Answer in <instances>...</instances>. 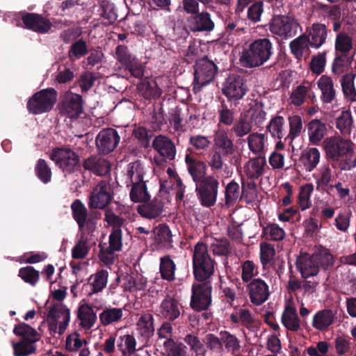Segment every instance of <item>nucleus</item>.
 <instances>
[{"label": "nucleus", "instance_id": "e2e57ef3", "mask_svg": "<svg viewBox=\"0 0 356 356\" xmlns=\"http://www.w3.org/2000/svg\"><path fill=\"white\" fill-rule=\"evenodd\" d=\"M185 342L191 347V349L195 353V356H204L206 350L204 345L195 336L188 334L184 339Z\"/></svg>", "mask_w": 356, "mask_h": 356}, {"label": "nucleus", "instance_id": "72a5a7b5", "mask_svg": "<svg viewBox=\"0 0 356 356\" xmlns=\"http://www.w3.org/2000/svg\"><path fill=\"white\" fill-rule=\"evenodd\" d=\"M309 42L311 47L319 48L325 41L327 37V29L325 25L314 24L309 31Z\"/></svg>", "mask_w": 356, "mask_h": 356}, {"label": "nucleus", "instance_id": "338daca9", "mask_svg": "<svg viewBox=\"0 0 356 356\" xmlns=\"http://www.w3.org/2000/svg\"><path fill=\"white\" fill-rule=\"evenodd\" d=\"M90 250L88 243L86 240L80 239L72 250V256L74 259L85 258Z\"/></svg>", "mask_w": 356, "mask_h": 356}, {"label": "nucleus", "instance_id": "bf43d9fd", "mask_svg": "<svg viewBox=\"0 0 356 356\" xmlns=\"http://www.w3.org/2000/svg\"><path fill=\"white\" fill-rule=\"evenodd\" d=\"M74 218L77 222L79 226L82 227L85 223L87 211L84 205L79 201L76 200L72 204Z\"/></svg>", "mask_w": 356, "mask_h": 356}, {"label": "nucleus", "instance_id": "5701e85b", "mask_svg": "<svg viewBox=\"0 0 356 356\" xmlns=\"http://www.w3.org/2000/svg\"><path fill=\"white\" fill-rule=\"evenodd\" d=\"M122 245V231L119 228H115L109 236L108 252L106 254L103 250L101 251L100 257L102 260L106 264L112 263V253L115 251L120 250Z\"/></svg>", "mask_w": 356, "mask_h": 356}, {"label": "nucleus", "instance_id": "f704fd0d", "mask_svg": "<svg viewBox=\"0 0 356 356\" xmlns=\"http://www.w3.org/2000/svg\"><path fill=\"white\" fill-rule=\"evenodd\" d=\"M282 324L289 330L296 331L300 327V321L296 308L291 304L287 305L282 316Z\"/></svg>", "mask_w": 356, "mask_h": 356}, {"label": "nucleus", "instance_id": "4be33fe9", "mask_svg": "<svg viewBox=\"0 0 356 356\" xmlns=\"http://www.w3.org/2000/svg\"><path fill=\"white\" fill-rule=\"evenodd\" d=\"M317 86L321 90V98L324 103H331L334 99L336 91L331 77L321 76L317 81Z\"/></svg>", "mask_w": 356, "mask_h": 356}, {"label": "nucleus", "instance_id": "0e129e2a", "mask_svg": "<svg viewBox=\"0 0 356 356\" xmlns=\"http://www.w3.org/2000/svg\"><path fill=\"white\" fill-rule=\"evenodd\" d=\"M258 274L256 265L251 261H245L241 266V279L248 282Z\"/></svg>", "mask_w": 356, "mask_h": 356}, {"label": "nucleus", "instance_id": "9d476101", "mask_svg": "<svg viewBox=\"0 0 356 356\" xmlns=\"http://www.w3.org/2000/svg\"><path fill=\"white\" fill-rule=\"evenodd\" d=\"M113 197L111 186L105 182H99L92 190L89 205L94 209H104L111 201Z\"/></svg>", "mask_w": 356, "mask_h": 356}, {"label": "nucleus", "instance_id": "cd10ccee", "mask_svg": "<svg viewBox=\"0 0 356 356\" xmlns=\"http://www.w3.org/2000/svg\"><path fill=\"white\" fill-rule=\"evenodd\" d=\"M124 309L119 307H106L99 315L100 323L104 326L122 321Z\"/></svg>", "mask_w": 356, "mask_h": 356}, {"label": "nucleus", "instance_id": "412c9836", "mask_svg": "<svg viewBox=\"0 0 356 356\" xmlns=\"http://www.w3.org/2000/svg\"><path fill=\"white\" fill-rule=\"evenodd\" d=\"M22 20L25 27L40 33H45L51 27V24L48 20L33 13L25 15L22 17Z\"/></svg>", "mask_w": 356, "mask_h": 356}, {"label": "nucleus", "instance_id": "1a4fd4ad", "mask_svg": "<svg viewBox=\"0 0 356 356\" xmlns=\"http://www.w3.org/2000/svg\"><path fill=\"white\" fill-rule=\"evenodd\" d=\"M298 28V24L293 19L286 16H275L270 24V32L283 38L295 35Z\"/></svg>", "mask_w": 356, "mask_h": 356}, {"label": "nucleus", "instance_id": "603ef678", "mask_svg": "<svg viewBox=\"0 0 356 356\" xmlns=\"http://www.w3.org/2000/svg\"><path fill=\"white\" fill-rule=\"evenodd\" d=\"M139 213L148 219L158 217L162 212V207L160 202H152L149 204L141 206L138 208Z\"/></svg>", "mask_w": 356, "mask_h": 356}, {"label": "nucleus", "instance_id": "473e14b6", "mask_svg": "<svg viewBox=\"0 0 356 356\" xmlns=\"http://www.w3.org/2000/svg\"><path fill=\"white\" fill-rule=\"evenodd\" d=\"M84 168L99 176L106 175L109 172L108 163L103 159L96 157H90L85 161Z\"/></svg>", "mask_w": 356, "mask_h": 356}, {"label": "nucleus", "instance_id": "6ab92c4d", "mask_svg": "<svg viewBox=\"0 0 356 356\" xmlns=\"http://www.w3.org/2000/svg\"><path fill=\"white\" fill-rule=\"evenodd\" d=\"M188 25L192 31H211L214 28V23L207 12L191 17L188 19Z\"/></svg>", "mask_w": 356, "mask_h": 356}, {"label": "nucleus", "instance_id": "f3484780", "mask_svg": "<svg viewBox=\"0 0 356 356\" xmlns=\"http://www.w3.org/2000/svg\"><path fill=\"white\" fill-rule=\"evenodd\" d=\"M309 141L312 145H318L327 134L326 124L320 120L314 119L307 124Z\"/></svg>", "mask_w": 356, "mask_h": 356}, {"label": "nucleus", "instance_id": "4468645a", "mask_svg": "<svg viewBox=\"0 0 356 356\" xmlns=\"http://www.w3.org/2000/svg\"><path fill=\"white\" fill-rule=\"evenodd\" d=\"M250 301L256 305H260L267 300L269 296L268 284L261 279H254L248 286Z\"/></svg>", "mask_w": 356, "mask_h": 356}, {"label": "nucleus", "instance_id": "052dcab7", "mask_svg": "<svg viewBox=\"0 0 356 356\" xmlns=\"http://www.w3.org/2000/svg\"><path fill=\"white\" fill-rule=\"evenodd\" d=\"M35 172L38 177L44 184L51 180V171L43 159H40L35 166Z\"/></svg>", "mask_w": 356, "mask_h": 356}, {"label": "nucleus", "instance_id": "2eb2a0df", "mask_svg": "<svg viewBox=\"0 0 356 356\" xmlns=\"http://www.w3.org/2000/svg\"><path fill=\"white\" fill-rule=\"evenodd\" d=\"M296 265L302 277L315 276L319 271L318 258L308 254H302L298 257Z\"/></svg>", "mask_w": 356, "mask_h": 356}, {"label": "nucleus", "instance_id": "774afa93", "mask_svg": "<svg viewBox=\"0 0 356 356\" xmlns=\"http://www.w3.org/2000/svg\"><path fill=\"white\" fill-rule=\"evenodd\" d=\"M122 286L125 291L133 292L138 290H143L145 284L138 282L136 279L131 275H127L122 279Z\"/></svg>", "mask_w": 356, "mask_h": 356}, {"label": "nucleus", "instance_id": "c85d7f7f", "mask_svg": "<svg viewBox=\"0 0 356 356\" xmlns=\"http://www.w3.org/2000/svg\"><path fill=\"white\" fill-rule=\"evenodd\" d=\"M185 161L188 172L195 182L202 180L206 174V165L203 161L197 160L190 155H186Z\"/></svg>", "mask_w": 356, "mask_h": 356}, {"label": "nucleus", "instance_id": "79ce46f5", "mask_svg": "<svg viewBox=\"0 0 356 356\" xmlns=\"http://www.w3.org/2000/svg\"><path fill=\"white\" fill-rule=\"evenodd\" d=\"M136 339L131 334L120 337L118 341V348L123 356H131L136 350Z\"/></svg>", "mask_w": 356, "mask_h": 356}, {"label": "nucleus", "instance_id": "20e7f679", "mask_svg": "<svg viewBox=\"0 0 356 356\" xmlns=\"http://www.w3.org/2000/svg\"><path fill=\"white\" fill-rule=\"evenodd\" d=\"M46 321L51 333L61 335L70 321V309L60 302L56 303L49 308Z\"/></svg>", "mask_w": 356, "mask_h": 356}, {"label": "nucleus", "instance_id": "58836bf2", "mask_svg": "<svg viewBox=\"0 0 356 356\" xmlns=\"http://www.w3.org/2000/svg\"><path fill=\"white\" fill-rule=\"evenodd\" d=\"M163 347L168 356H190L187 347L174 339L165 340Z\"/></svg>", "mask_w": 356, "mask_h": 356}, {"label": "nucleus", "instance_id": "c9c22d12", "mask_svg": "<svg viewBox=\"0 0 356 356\" xmlns=\"http://www.w3.org/2000/svg\"><path fill=\"white\" fill-rule=\"evenodd\" d=\"M78 318L81 321L82 327L88 330L94 325L97 319L92 308L87 304H82L79 306Z\"/></svg>", "mask_w": 356, "mask_h": 356}, {"label": "nucleus", "instance_id": "4d7b16f0", "mask_svg": "<svg viewBox=\"0 0 356 356\" xmlns=\"http://www.w3.org/2000/svg\"><path fill=\"white\" fill-rule=\"evenodd\" d=\"M155 241L159 243L169 244L172 241V234L169 227L165 225H159L154 229Z\"/></svg>", "mask_w": 356, "mask_h": 356}, {"label": "nucleus", "instance_id": "4c0bfd02", "mask_svg": "<svg viewBox=\"0 0 356 356\" xmlns=\"http://www.w3.org/2000/svg\"><path fill=\"white\" fill-rule=\"evenodd\" d=\"M243 115L251 122H254L256 124L263 122L266 118L262 104L255 101L251 102L249 109Z\"/></svg>", "mask_w": 356, "mask_h": 356}, {"label": "nucleus", "instance_id": "39448f33", "mask_svg": "<svg viewBox=\"0 0 356 356\" xmlns=\"http://www.w3.org/2000/svg\"><path fill=\"white\" fill-rule=\"evenodd\" d=\"M56 100L57 92L54 88L41 90L30 98L27 108L33 114H41L51 111Z\"/></svg>", "mask_w": 356, "mask_h": 356}, {"label": "nucleus", "instance_id": "a19ab883", "mask_svg": "<svg viewBox=\"0 0 356 356\" xmlns=\"http://www.w3.org/2000/svg\"><path fill=\"white\" fill-rule=\"evenodd\" d=\"M285 121L282 116H275L273 118L268 125L267 131L270 134L271 136L281 139L285 134Z\"/></svg>", "mask_w": 356, "mask_h": 356}, {"label": "nucleus", "instance_id": "aec40b11", "mask_svg": "<svg viewBox=\"0 0 356 356\" xmlns=\"http://www.w3.org/2000/svg\"><path fill=\"white\" fill-rule=\"evenodd\" d=\"M153 147L161 156L169 160H173L175 158L176 149L172 142L163 136H156L152 143Z\"/></svg>", "mask_w": 356, "mask_h": 356}, {"label": "nucleus", "instance_id": "b1692460", "mask_svg": "<svg viewBox=\"0 0 356 356\" xmlns=\"http://www.w3.org/2000/svg\"><path fill=\"white\" fill-rule=\"evenodd\" d=\"M291 53L296 58H301L309 54L311 47L309 38L307 35L303 34L293 40L289 44Z\"/></svg>", "mask_w": 356, "mask_h": 356}, {"label": "nucleus", "instance_id": "37998d69", "mask_svg": "<svg viewBox=\"0 0 356 356\" xmlns=\"http://www.w3.org/2000/svg\"><path fill=\"white\" fill-rule=\"evenodd\" d=\"M130 198L134 202H146L149 200L150 196L144 181H142L133 184L130 191Z\"/></svg>", "mask_w": 356, "mask_h": 356}, {"label": "nucleus", "instance_id": "bb28decb", "mask_svg": "<svg viewBox=\"0 0 356 356\" xmlns=\"http://www.w3.org/2000/svg\"><path fill=\"white\" fill-rule=\"evenodd\" d=\"M334 318L335 314L332 310H321L314 316L312 326L318 330H325L334 323Z\"/></svg>", "mask_w": 356, "mask_h": 356}, {"label": "nucleus", "instance_id": "f257e3e1", "mask_svg": "<svg viewBox=\"0 0 356 356\" xmlns=\"http://www.w3.org/2000/svg\"><path fill=\"white\" fill-rule=\"evenodd\" d=\"M326 156L336 162L341 170H350L356 166L353 143L340 136L326 138L322 144Z\"/></svg>", "mask_w": 356, "mask_h": 356}, {"label": "nucleus", "instance_id": "ddd939ff", "mask_svg": "<svg viewBox=\"0 0 356 356\" xmlns=\"http://www.w3.org/2000/svg\"><path fill=\"white\" fill-rule=\"evenodd\" d=\"M120 136L113 129L102 130L96 137V145L102 154L112 152L118 145Z\"/></svg>", "mask_w": 356, "mask_h": 356}, {"label": "nucleus", "instance_id": "ea45409f", "mask_svg": "<svg viewBox=\"0 0 356 356\" xmlns=\"http://www.w3.org/2000/svg\"><path fill=\"white\" fill-rule=\"evenodd\" d=\"M144 168L138 161L131 163L128 165L127 169V184H136L142 181L143 179Z\"/></svg>", "mask_w": 356, "mask_h": 356}, {"label": "nucleus", "instance_id": "09e8293b", "mask_svg": "<svg viewBox=\"0 0 356 356\" xmlns=\"http://www.w3.org/2000/svg\"><path fill=\"white\" fill-rule=\"evenodd\" d=\"M108 280V273L105 270H100L90 276L89 286L92 287V293L101 291L106 285Z\"/></svg>", "mask_w": 356, "mask_h": 356}, {"label": "nucleus", "instance_id": "393cba45", "mask_svg": "<svg viewBox=\"0 0 356 356\" xmlns=\"http://www.w3.org/2000/svg\"><path fill=\"white\" fill-rule=\"evenodd\" d=\"M247 142L249 149L255 154L264 153L268 145V137L257 132L249 134Z\"/></svg>", "mask_w": 356, "mask_h": 356}, {"label": "nucleus", "instance_id": "0eeeda50", "mask_svg": "<svg viewBox=\"0 0 356 356\" xmlns=\"http://www.w3.org/2000/svg\"><path fill=\"white\" fill-rule=\"evenodd\" d=\"M195 280L192 287L191 305L195 310H204L211 303V286L206 280Z\"/></svg>", "mask_w": 356, "mask_h": 356}, {"label": "nucleus", "instance_id": "c756f323", "mask_svg": "<svg viewBox=\"0 0 356 356\" xmlns=\"http://www.w3.org/2000/svg\"><path fill=\"white\" fill-rule=\"evenodd\" d=\"M266 167V160L264 156L250 159L245 165V172L250 178H258L264 174Z\"/></svg>", "mask_w": 356, "mask_h": 356}, {"label": "nucleus", "instance_id": "7c9ffc66", "mask_svg": "<svg viewBox=\"0 0 356 356\" xmlns=\"http://www.w3.org/2000/svg\"><path fill=\"white\" fill-rule=\"evenodd\" d=\"M321 153L316 147H312L304 152L300 157V162L307 172H312L318 164Z\"/></svg>", "mask_w": 356, "mask_h": 356}, {"label": "nucleus", "instance_id": "5fc2aeb1", "mask_svg": "<svg viewBox=\"0 0 356 356\" xmlns=\"http://www.w3.org/2000/svg\"><path fill=\"white\" fill-rule=\"evenodd\" d=\"M16 335L21 336L22 339L37 341L39 336L36 330L26 323H21L15 326L13 330Z\"/></svg>", "mask_w": 356, "mask_h": 356}, {"label": "nucleus", "instance_id": "f8f14e48", "mask_svg": "<svg viewBox=\"0 0 356 356\" xmlns=\"http://www.w3.org/2000/svg\"><path fill=\"white\" fill-rule=\"evenodd\" d=\"M222 91L229 100H238L245 95L247 87L243 77L232 74L227 79Z\"/></svg>", "mask_w": 356, "mask_h": 356}, {"label": "nucleus", "instance_id": "a878e982", "mask_svg": "<svg viewBox=\"0 0 356 356\" xmlns=\"http://www.w3.org/2000/svg\"><path fill=\"white\" fill-rule=\"evenodd\" d=\"M213 141L215 146L221 150L223 155L232 154L235 151L234 143L225 130L217 131L214 135Z\"/></svg>", "mask_w": 356, "mask_h": 356}, {"label": "nucleus", "instance_id": "6e6d98bb", "mask_svg": "<svg viewBox=\"0 0 356 356\" xmlns=\"http://www.w3.org/2000/svg\"><path fill=\"white\" fill-rule=\"evenodd\" d=\"M289 132L288 138L293 140L298 137L303 129L302 120L300 116L293 115L289 117Z\"/></svg>", "mask_w": 356, "mask_h": 356}, {"label": "nucleus", "instance_id": "7ed1b4c3", "mask_svg": "<svg viewBox=\"0 0 356 356\" xmlns=\"http://www.w3.org/2000/svg\"><path fill=\"white\" fill-rule=\"evenodd\" d=\"M193 266L197 280H207L213 273V261L208 254L207 246L202 243H197L194 248Z\"/></svg>", "mask_w": 356, "mask_h": 356}, {"label": "nucleus", "instance_id": "13d9d810", "mask_svg": "<svg viewBox=\"0 0 356 356\" xmlns=\"http://www.w3.org/2000/svg\"><path fill=\"white\" fill-rule=\"evenodd\" d=\"M86 343V340L81 338V336L76 332L69 334L65 341V348L71 352L77 351Z\"/></svg>", "mask_w": 356, "mask_h": 356}, {"label": "nucleus", "instance_id": "e433bc0d", "mask_svg": "<svg viewBox=\"0 0 356 356\" xmlns=\"http://www.w3.org/2000/svg\"><path fill=\"white\" fill-rule=\"evenodd\" d=\"M332 170L328 165H322L314 174L317 188L326 191L332 179Z\"/></svg>", "mask_w": 356, "mask_h": 356}, {"label": "nucleus", "instance_id": "9b49d317", "mask_svg": "<svg viewBox=\"0 0 356 356\" xmlns=\"http://www.w3.org/2000/svg\"><path fill=\"white\" fill-rule=\"evenodd\" d=\"M218 181L212 177L204 179L199 187H197L198 196L202 204L211 207L216 203L218 195Z\"/></svg>", "mask_w": 356, "mask_h": 356}, {"label": "nucleus", "instance_id": "c03bdc74", "mask_svg": "<svg viewBox=\"0 0 356 356\" xmlns=\"http://www.w3.org/2000/svg\"><path fill=\"white\" fill-rule=\"evenodd\" d=\"M176 266L174 261L166 256L161 257L160 259V272L161 277L168 281H172L175 279Z\"/></svg>", "mask_w": 356, "mask_h": 356}, {"label": "nucleus", "instance_id": "680f3d73", "mask_svg": "<svg viewBox=\"0 0 356 356\" xmlns=\"http://www.w3.org/2000/svg\"><path fill=\"white\" fill-rule=\"evenodd\" d=\"M19 275L24 282L31 285H35L38 282L40 277L39 272L31 266L21 268L19 272Z\"/></svg>", "mask_w": 356, "mask_h": 356}, {"label": "nucleus", "instance_id": "3c124183", "mask_svg": "<svg viewBox=\"0 0 356 356\" xmlns=\"http://www.w3.org/2000/svg\"><path fill=\"white\" fill-rule=\"evenodd\" d=\"M252 129V122L243 114L232 129V132L237 137H243L250 134Z\"/></svg>", "mask_w": 356, "mask_h": 356}, {"label": "nucleus", "instance_id": "de8ad7c7", "mask_svg": "<svg viewBox=\"0 0 356 356\" xmlns=\"http://www.w3.org/2000/svg\"><path fill=\"white\" fill-rule=\"evenodd\" d=\"M353 120L350 111H343L337 118L336 126L340 132L343 134H349L351 131Z\"/></svg>", "mask_w": 356, "mask_h": 356}, {"label": "nucleus", "instance_id": "864d4df0", "mask_svg": "<svg viewBox=\"0 0 356 356\" xmlns=\"http://www.w3.org/2000/svg\"><path fill=\"white\" fill-rule=\"evenodd\" d=\"M241 197L239 185L234 181L228 184L225 188V204L228 207L234 204Z\"/></svg>", "mask_w": 356, "mask_h": 356}, {"label": "nucleus", "instance_id": "a18cd8bd", "mask_svg": "<svg viewBox=\"0 0 356 356\" xmlns=\"http://www.w3.org/2000/svg\"><path fill=\"white\" fill-rule=\"evenodd\" d=\"M35 341L31 340L22 339L17 343H13V348L15 356H27L35 351L34 345Z\"/></svg>", "mask_w": 356, "mask_h": 356}, {"label": "nucleus", "instance_id": "dca6fc26", "mask_svg": "<svg viewBox=\"0 0 356 356\" xmlns=\"http://www.w3.org/2000/svg\"><path fill=\"white\" fill-rule=\"evenodd\" d=\"M62 111L70 118H76L82 112L81 97L71 92L66 93L63 103Z\"/></svg>", "mask_w": 356, "mask_h": 356}, {"label": "nucleus", "instance_id": "6e6552de", "mask_svg": "<svg viewBox=\"0 0 356 356\" xmlns=\"http://www.w3.org/2000/svg\"><path fill=\"white\" fill-rule=\"evenodd\" d=\"M51 159L65 172H73L79 167V156L68 148L55 149Z\"/></svg>", "mask_w": 356, "mask_h": 356}, {"label": "nucleus", "instance_id": "69168bd1", "mask_svg": "<svg viewBox=\"0 0 356 356\" xmlns=\"http://www.w3.org/2000/svg\"><path fill=\"white\" fill-rule=\"evenodd\" d=\"M87 53V46L84 41L79 40L71 46L69 51V57L71 60L78 59L86 55Z\"/></svg>", "mask_w": 356, "mask_h": 356}, {"label": "nucleus", "instance_id": "a211bd4d", "mask_svg": "<svg viewBox=\"0 0 356 356\" xmlns=\"http://www.w3.org/2000/svg\"><path fill=\"white\" fill-rule=\"evenodd\" d=\"M181 307L173 298L167 296L161 302L159 313L162 317L173 321L180 315Z\"/></svg>", "mask_w": 356, "mask_h": 356}, {"label": "nucleus", "instance_id": "f03ea898", "mask_svg": "<svg viewBox=\"0 0 356 356\" xmlns=\"http://www.w3.org/2000/svg\"><path fill=\"white\" fill-rule=\"evenodd\" d=\"M272 43L268 38L257 39L243 51L240 61L246 67L261 66L272 56Z\"/></svg>", "mask_w": 356, "mask_h": 356}, {"label": "nucleus", "instance_id": "423d86ee", "mask_svg": "<svg viewBox=\"0 0 356 356\" xmlns=\"http://www.w3.org/2000/svg\"><path fill=\"white\" fill-rule=\"evenodd\" d=\"M217 67L207 58H202L196 62L195 67V79L193 90L199 92L202 88L211 83L216 74Z\"/></svg>", "mask_w": 356, "mask_h": 356}, {"label": "nucleus", "instance_id": "49530a36", "mask_svg": "<svg viewBox=\"0 0 356 356\" xmlns=\"http://www.w3.org/2000/svg\"><path fill=\"white\" fill-rule=\"evenodd\" d=\"M314 191V186L312 184H306L300 188L298 195V204L304 211L312 206L311 195Z\"/></svg>", "mask_w": 356, "mask_h": 356}, {"label": "nucleus", "instance_id": "8fccbe9b", "mask_svg": "<svg viewBox=\"0 0 356 356\" xmlns=\"http://www.w3.org/2000/svg\"><path fill=\"white\" fill-rule=\"evenodd\" d=\"M353 47V41L351 36L345 33H339L335 40V49L341 54L348 53Z\"/></svg>", "mask_w": 356, "mask_h": 356}, {"label": "nucleus", "instance_id": "2f4dec72", "mask_svg": "<svg viewBox=\"0 0 356 356\" xmlns=\"http://www.w3.org/2000/svg\"><path fill=\"white\" fill-rule=\"evenodd\" d=\"M153 321L152 315L149 313H145L138 316L136 330L140 335L147 338L152 335L154 331Z\"/></svg>", "mask_w": 356, "mask_h": 356}]
</instances>
